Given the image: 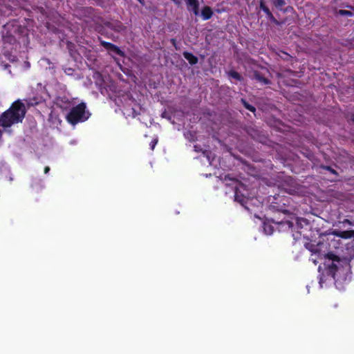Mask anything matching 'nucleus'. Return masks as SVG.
Here are the masks:
<instances>
[{
    "label": "nucleus",
    "instance_id": "obj_9",
    "mask_svg": "<svg viewBox=\"0 0 354 354\" xmlns=\"http://www.w3.org/2000/svg\"><path fill=\"white\" fill-rule=\"evenodd\" d=\"M184 57L191 64H195L198 62V59L196 57L193 55L192 53L185 52L184 53Z\"/></svg>",
    "mask_w": 354,
    "mask_h": 354
},
{
    "label": "nucleus",
    "instance_id": "obj_21",
    "mask_svg": "<svg viewBox=\"0 0 354 354\" xmlns=\"http://www.w3.org/2000/svg\"><path fill=\"white\" fill-rule=\"evenodd\" d=\"M259 80L263 82L265 84L268 83V82L265 79L259 78Z\"/></svg>",
    "mask_w": 354,
    "mask_h": 354
},
{
    "label": "nucleus",
    "instance_id": "obj_14",
    "mask_svg": "<svg viewBox=\"0 0 354 354\" xmlns=\"http://www.w3.org/2000/svg\"><path fill=\"white\" fill-rule=\"evenodd\" d=\"M158 142V138H154L150 143V147L151 150H153Z\"/></svg>",
    "mask_w": 354,
    "mask_h": 354
},
{
    "label": "nucleus",
    "instance_id": "obj_5",
    "mask_svg": "<svg viewBox=\"0 0 354 354\" xmlns=\"http://www.w3.org/2000/svg\"><path fill=\"white\" fill-rule=\"evenodd\" d=\"M104 45L107 48V50L109 51L110 54L112 56H114L115 55H118L120 56L124 55L123 52L120 49H119L117 46H115L111 44H108V43H105Z\"/></svg>",
    "mask_w": 354,
    "mask_h": 354
},
{
    "label": "nucleus",
    "instance_id": "obj_12",
    "mask_svg": "<svg viewBox=\"0 0 354 354\" xmlns=\"http://www.w3.org/2000/svg\"><path fill=\"white\" fill-rule=\"evenodd\" d=\"M229 76L237 80H240L241 79L240 75L236 71L229 72Z\"/></svg>",
    "mask_w": 354,
    "mask_h": 354
},
{
    "label": "nucleus",
    "instance_id": "obj_22",
    "mask_svg": "<svg viewBox=\"0 0 354 354\" xmlns=\"http://www.w3.org/2000/svg\"><path fill=\"white\" fill-rule=\"evenodd\" d=\"M321 270V266L319 267V271L320 272Z\"/></svg>",
    "mask_w": 354,
    "mask_h": 354
},
{
    "label": "nucleus",
    "instance_id": "obj_23",
    "mask_svg": "<svg viewBox=\"0 0 354 354\" xmlns=\"http://www.w3.org/2000/svg\"><path fill=\"white\" fill-rule=\"evenodd\" d=\"M140 2H141V0H138Z\"/></svg>",
    "mask_w": 354,
    "mask_h": 354
},
{
    "label": "nucleus",
    "instance_id": "obj_1",
    "mask_svg": "<svg viewBox=\"0 0 354 354\" xmlns=\"http://www.w3.org/2000/svg\"><path fill=\"white\" fill-rule=\"evenodd\" d=\"M318 259H322V257L318 254ZM324 268L328 274L335 280L336 286L350 279V265L347 260L340 259L335 255L329 253L324 256Z\"/></svg>",
    "mask_w": 354,
    "mask_h": 354
},
{
    "label": "nucleus",
    "instance_id": "obj_11",
    "mask_svg": "<svg viewBox=\"0 0 354 354\" xmlns=\"http://www.w3.org/2000/svg\"><path fill=\"white\" fill-rule=\"evenodd\" d=\"M260 7H261V9L264 12H266L269 17H272V15L271 12H270L269 9L266 6H265L263 3H261Z\"/></svg>",
    "mask_w": 354,
    "mask_h": 354
},
{
    "label": "nucleus",
    "instance_id": "obj_7",
    "mask_svg": "<svg viewBox=\"0 0 354 354\" xmlns=\"http://www.w3.org/2000/svg\"><path fill=\"white\" fill-rule=\"evenodd\" d=\"M241 189L245 190L243 186H241L240 187H237L235 190V200L239 201L241 204H243L245 202L244 194L241 193Z\"/></svg>",
    "mask_w": 354,
    "mask_h": 354
},
{
    "label": "nucleus",
    "instance_id": "obj_8",
    "mask_svg": "<svg viewBox=\"0 0 354 354\" xmlns=\"http://www.w3.org/2000/svg\"><path fill=\"white\" fill-rule=\"evenodd\" d=\"M201 15L204 20L209 19L212 15V11L209 7H205L201 11Z\"/></svg>",
    "mask_w": 354,
    "mask_h": 354
},
{
    "label": "nucleus",
    "instance_id": "obj_18",
    "mask_svg": "<svg viewBox=\"0 0 354 354\" xmlns=\"http://www.w3.org/2000/svg\"><path fill=\"white\" fill-rule=\"evenodd\" d=\"M317 260H318V259H317V258H313V257H312V258H311V261H312L315 264H317V261H318Z\"/></svg>",
    "mask_w": 354,
    "mask_h": 354
},
{
    "label": "nucleus",
    "instance_id": "obj_4",
    "mask_svg": "<svg viewBox=\"0 0 354 354\" xmlns=\"http://www.w3.org/2000/svg\"><path fill=\"white\" fill-rule=\"evenodd\" d=\"M56 104L63 110H71L73 106L76 104V102L74 100H70L68 97H63L57 99Z\"/></svg>",
    "mask_w": 354,
    "mask_h": 354
},
{
    "label": "nucleus",
    "instance_id": "obj_15",
    "mask_svg": "<svg viewBox=\"0 0 354 354\" xmlns=\"http://www.w3.org/2000/svg\"><path fill=\"white\" fill-rule=\"evenodd\" d=\"M339 13L342 15H349V16L351 15V12L350 11L344 10H340L339 11Z\"/></svg>",
    "mask_w": 354,
    "mask_h": 354
},
{
    "label": "nucleus",
    "instance_id": "obj_2",
    "mask_svg": "<svg viewBox=\"0 0 354 354\" xmlns=\"http://www.w3.org/2000/svg\"><path fill=\"white\" fill-rule=\"evenodd\" d=\"M26 113L25 106L23 103L17 101L11 107L5 111L0 117V126L10 127L12 124L21 122Z\"/></svg>",
    "mask_w": 354,
    "mask_h": 354
},
{
    "label": "nucleus",
    "instance_id": "obj_3",
    "mask_svg": "<svg viewBox=\"0 0 354 354\" xmlns=\"http://www.w3.org/2000/svg\"><path fill=\"white\" fill-rule=\"evenodd\" d=\"M89 116L90 113L86 110V104L82 102L75 104L66 117L67 121L74 125L86 120Z\"/></svg>",
    "mask_w": 354,
    "mask_h": 354
},
{
    "label": "nucleus",
    "instance_id": "obj_19",
    "mask_svg": "<svg viewBox=\"0 0 354 354\" xmlns=\"http://www.w3.org/2000/svg\"><path fill=\"white\" fill-rule=\"evenodd\" d=\"M346 233H347L346 232H344L342 233V234H339L337 233H335V234H337V235H339L340 236H342V237H346V236L344 235Z\"/></svg>",
    "mask_w": 354,
    "mask_h": 354
},
{
    "label": "nucleus",
    "instance_id": "obj_10",
    "mask_svg": "<svg viewBox=\"0 0 354 354\" xmlns=\"http://www.w3.org/2000/svg\"><path fill=\"white\" fill-rule=\"evenodd\" d=\"M263 230L266 234L270 235L273 232V227L271 224L268 222H264L263 225Z\"/></svg>",
    "mask_w": 354,
    "mask_h": 354
},
{
    "label": "nucleus",
    "instance_id": "obj_13",
    "mask_svg": "<svg viewBox=\"0 0 354 354\" xmlns=\"http://www.w3.org/2000/svg\"><path fill=\"white\" fill-rule=\"evenodd\" d=\"M274 3L276 7H281L284 4V1L283 0H274Z\"/></svg>",
    "mask_w": 354,
    "mask_h": 354
},
{
    "label": "nucleus",
    "instance_id": "obj_6",
    "mask_svg": "<svg viewBox=\"0 0 354 354\" xmlns=\"http://www.w3.org/2000/svg\"><path fill=\"white\" fill-rule=\"evenodd\" d=\"M188 10H192L195 15H198V0H186Z\"/></svg>",
    "mask_w": 354,
    "mask_h": 354
},
{
    "label": "nucleus",
    "instance_id": "obj_20",
    "mask_svg": "<svg viewBox=\"0 0 354 354\" xmlns=\"http://www.w3.org/2000/svg\"><path fill=\"white\" fill-rule=\"evenodd\" d=\"M49 170H50L49 167H46L44 169V173L47 174L49 171Z\"/></svg>",
    "mask_w": 354,
    "mask_h": 354
},
{
    "label": "nucleus",
    "instance_id": "obj_17",
    "mask_svg": "<svg viewBox=\"0 0 354 354\" xmlns=\"http://www.w3.org/2000/svg\"><path fill=\"white\" fill-rule=\"evenodd\" d=\"M323 283H324V279H323V277H320V279H319V285H320L321 288L323 287Z\"/></svg>",
    "mask_w": 354,
    "mask_h": 354
},
{
    "label": "nucleus",
    "instance_id": "obj_16",
    "mask_svg": "<svg viewBox=\"0 0 354 354\" xmlns=\"http://www.w3.org/2000/svg\"><path fill=\"white\" fill-rule=\"evenodd\" d=\"M244 104H245V108L247 109H248V110H250L251 111H254L255 109L252 106L249 105V104H248L246 103H244Z\"/></svg>",
    "mask_w": 354,
    "mask_h": 354
}]
</instances>
